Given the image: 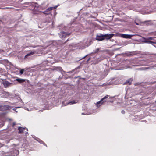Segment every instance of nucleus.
<instances>
[{
    "label": "nucleus",
    "instance_id": "nucleus-3",
    "mask_svg": "<svg viewBox=\"0 0 156 156\" xmlns=\"http://www.w3.org/2000/svg\"><path fill=\"white\" fill-rule=\"evenodd\" d=\"M108 95H106L103 98L101 99L100 101L97 102V106H98V105L100 106V105H102L104 102H105L106 101V99L108 97Z\"/></svg>",
    "mask_w": 156,
    "mask_h": 156
},
{
    "label": "nucleus",
    "instance_id": "nucleus-9",
    "mask_svg": "<svg viewBox=\"0 0 156 156\" xmlns=\"http://www.w3.org/2000/svg\"><path fill=\"white\" fill-rule=\"evenodd\" d=\"M25 129L24 128H23L21 127H19L18 129L19 130L18 133L19 134L23 133H24L23 131Z\"/></svg>",
    "mask_w": 156,
    "mask_h": 156
},
{
    "label": "nucleus",
    "instance_id": "nucleus-23",
    "mask_svg": "<svg viewBox=\"0 0 156 156\" xmlns=\"http://www.w3.org/2000/svg\"><path fill=\"white\" fill-rule=\"evenodd\" d=\"M86 56H84L83 58H83H85Z\"/></svg>",
    "mask_w": 156,
    "mask_h": 156
},
{
    "label": "nucleus",
    "instance_id": "nucleus-15",
    "mask_svg": "<svg viewBox=\"0 0 156 156\" xmlns=\"http://www.w3.org/2000/svg\"><path fill=\"white\" fill-rule=\"evenodd\" d=\"M24 71V69H21L20 71V74L21 75L23 73Z\"/></svg>",
    "mask_w": 156,
    "mask_h": 156
},
{
    "label": "nucleus",
    "instance_id": "nucleus-16",
    "mask_svg": "<svg viewBox=\"0 0 156 156\" xmlns=\"http://www.w3.org/2000/svg\"><path fill=\"white\" fill-rule=\"evenodd\" d=\"M16 125V123L15 122H13L12 123V127H14V126Z\"/></svg>",
    "mask_w": 156,
    "mask_h": 156
},
{
    "label": "nucleus",
    "instance_id": "nucleus-7",
    "mask_svg": "<svg viewBox=\"0 0 156 156\" xmlns=\"http://www.w3.org/2000/svg\"><path fill=\"white\" fill-rule=\"evenodd\" d=\"M133 35H129L125 34H121V37H122L126 38H130Z\"/></svg>",
    "mask_w": 156,
    "mask_h": 156
},
{
    "label": "nucleus",
    "instance_id": "nucleus-4",
    "mask_svg": "<svg viewBox=\"0 0 156 156\" xmlns=\"http://www.w3.org/2000/svg\"><path fill=\"white\" fill-rule=\"evenodd\" d=\"M60 33L61 38L62 39H63L64 38L68 37L70 35V33L63 31L60 32Z\"/></svg>",
    "mask_w": 156,
    "mask_h": 156
},
{
    "label": "nucleus",
    "instance_id": "nucleus-12",
    "mask_svg": "<svg viewBox=\"0 0 156 156\" xmlns=\"http://www.w3.org/2000/svg\"><path fill=\"white\" fill-rule=\"evenodd\" d=\"M34 54V52H31L29 53H28L25 56V57H27L28 56H30V55H33Z\"/></svg>",
    "mask_w": 156,
    "mask_h": 156
},
{
    "label": "nucleus",
    "instance_id": "nucleus-24",
    "mask_svg": "<svg viewBox=\"0 0 156 156\" xmlns=\"http://www.w3.org/2000/svg\"><path fill=\"white\" fill-rule=\"evenodd\" d=\"M46 13H48V11H47Z\"/></svg>",
    "mask_w": 156,
    "mask_h": 156
},
{
    "label": "nucleus",
    "instance_id": "nucleus-6",
    "mask_svg": "<svg viewBox=\"0 0 156 156\" xmlns=\"http://www.w3.org/2000/svg\"><path fill=\"white\" fill-rule=\"evenodd\" d=\"M113 34H106L104 35V39L105 38L107 40H108L112 37L114 35Z\"/></svg>",
    "mask_w": 156,
    "mask_h": 156
},
{
    "label": "nucleus",
    "instance_id": "nucleus-19",
    "mask_svg": "<svg viewBox=\"0 0 156 156\" xmlns=\"http://www.w3.org/2000/svg\"><path fill=\"white\" fill-rule=\"evenodd\" d=\"M122 112V114H124V113H125V111H124V110H122V112Z\"/></svg>",
    "mask_w": 156,
    "mask_h": 156
},
{
    "label": "nucleus",
    "instance_id": "nucleus-5",
    "mask_svg": "<svg viewBox=\"0 0 156 156\" xmlns=\"http://www.w3.org/2000/svg\"><path fill=\"white\" fill-rule=\"evenodd\" d=\"M96 40L98 41H102L104 40V35L102 34H100L96 36Z\"/></svg>",
    "mask_w": 156,
    "mask_h": 156
},
{
    "label": "nucleus",
    "instance_id": "nucleus-14",
    "mask_svg": "<svg viewBox=\"0 0 156 156\" xmlns=\"http://www.w3.org/2000/svg\"><path fill=\"white\" fill-rule=\"evenodd\" d=\"M76 102H75V101L74 100H73L72 101H70L69 103V104L70 105H72L73 104H74L76 103Z\"/></svg>",
    "mask_w": 156,
    "mask_h": 156
},
{
    "label": "nucleus",
    "instance_id": "nucleus-10",
    "mask_svg": "<svg viewBox=\"0 0 156 156\" xmlns=\"http://www.w3.org/2000/svg\"><path fill=\"white\" fill-rule=\"evenodd\" d=\"M16 80L20 83H23L25 81V79H20L19 78L16 79Z\"/></svg>",
    "mask_w": 156,
    "mask_h": 156
},
{
    "label": "nucleus",
    "instance_id": "nucleus-11",
    "mask_svg": "<svg viewBox=\"0 0 156 156\" xmlns=\"http://www.w3.org/2000/svg\"><path fill=\"white\" fill-rule=\"evenodd\" d=\"M10 84L11 83L7 81H6L3 83L5 87H7L9 86Z\"/></svg>",
    "mask_w": 156,
    "mask_h": 156
},
{
    "label": "nucleus",
    "instance_id": "nucleus-2",
    "mask_svg": "<svg viewBox=\"0 0 156 156\" xmlns=\"http://www.w3.org/2000/svg\"><path fill=\"white\" fill-rule=\"evenodd\" d=\"M10 107L8 105H0V111H4L9 110L10 108Z\"/></svg>",
    "mask_w": 156,
    "mask_h": 156
},
{
    "label": "nucleus",
    "instance_id": "nucleus-25",
    "mask_svg": "<svg viewBox=\"0 0 156 156\" xmlns=\"http://www.w3.org/2000/svg\"><path fill=\"white\" fill-rule=\"evenodd\" d=\"M6 8L8 9V8H9L8 7H6Z\"/></svg>",
    "mask_w": 156,
    "mask_h": 156
},
{
    "label": "nucleus",
    "instance_id": "nucleus-13",
    "mask_svg": "<svg viewBox=\"0 0 156 156\" xmlns=\"http://www.w3.org/2000/svg\"><path fill=\"white\" fill-rule=\"evenodd\" d=\"M55 69L56 70H59L61 71L62 69V68L60 67H56Z\"/></svg>",
    "mask_w": 156,
    "mask_h": 156
},
{
    "label": "nucleus",
    "instance_id": "nucleus-22",
    "mask_svg": "<svg viewBox=\"0 0 156 156\" xmlns=\"http://www.w3.org/2000/svg\"><path fill=\"white\" fill-rule=\"evenodd\" d=\"M150 22V21H145L144 22V23H147V22Z\"/></svg>",
    "mask_w": 156,
    "mask_h": 156
},
{
    "label": "nucleus",
    "instance_id": "nucleus-1",
    "mask_svg": "<svg viewBox=\"0 0 156 156\" xmlns=\"http://www.w3.org/2000/svg\"><path fill=\"white\" fill-rule=\"evenodd\" d=\"M58 7V6H55L53 7H50L47 8L46 10L44 11L43 13L45 14H49L51 13V11L53 10L56 9Z\"/></svg>",
    "mask_w": 156,
    "mask_h": 156
},
{
    "label": "nucleus",
    "instance_id": "nucleus-21",
    "mask_svg": "<svg viewBox=\"0 0 156 156\" xmlns=\"http://www.w3.org/2000/svg\"><path fill=\"white\" fill-rule=\"evenodd\" d=\"M69 40V39H68L65 42V43H66L67 41H68Z\"/></svg>",
    "mask_w": 156,
    "mask_h": 156
},
{
    "label": "nucleus",
    "instance_id": "nucleus-20",
    "mask_svg": "<svg viewBox=\"0 0 156 156\" xmlns=\"http://www.w3.org/2000/svg\"><path fill=\"white\" fill-rule=\"evenodd\" d=\"M90 58H88V59L87 60V62H88V61L90 60Z\"/></svg>",
    "mask_w": 156,
    "mask_h": 156
},
{
    "label": "nucleus",
    "instance_id": "nucleus-26",
    "mask_svg": "<svg viewBox=\"0 0 156 156\" xmlns=\"http://www.w3.org/2000/svg\"><path fill=\"white\" fill-rule=\"evenodd\" d=\"M155 102L156 103V101H155Z\"/></svg>",
    "mask_w": 156,
    "mask_h": 156
},
{
    "label": "nucleus",
    "instance_id": "nucleus-8",
    "mask_svg": "<svg viewBox=\"0 0 156 156\" xmlns=\"http://www.w3.org/2000/svg\"><path fill=\"white\" fill-rule=\"evenodd\" d=\"M133 80V79L131 78L127 80L124 83V84H129V85H130L132 83Z\"/></svg>",
    "mask_w": 156,
    "mask_h": 156
},
{
    "label": "nucleus",
    "instance_id": "nucleus-17",
    "mask_svg": "<svg viewBox=\"0 0 156 156\" xmlns=\"http://www.w3.org/2000/svg\"><path fill=\"white\" fill-rule=\"evenodd\" d=\"M4 51L3 50H0V53L4 52Z\"/></svg>",
    "mask_w": 156,
    "mask_h": 156
},
{
    "label": "nucleus",
    "instance_id": "nucleus-18",
    "mask_svg": "<svg viewBox=\"0 0 156 156\" xmlns=\"http://www.w3.org/2000/svg\"><path fill=\"white\" fill-rule=\"evenodd\" d=\"M148 39H150V40H152L153 39V38L152 37H149Z\"/></svg>",
    "mask_w": 156,
    "mask_h": 156
}]
</instances>
